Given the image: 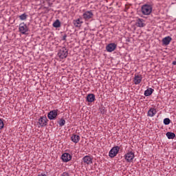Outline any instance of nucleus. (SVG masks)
I'll use <instances>...</instances> for the list:
<instances>
[{"label": "nucleus", "mask_w": 176, "mask_h": 176, "mask_svg": "<svg viewBox=\"0 0 176 176\" xmlns=\"http://www.w3.org/2000/svg\"><path fill=\"white\" fill-rule=\"evenodd\" d=\"M94 18V14L93 13V10L84 11L82 13V19L85 20V21H90V20Z\"/></svg>", "instance_id": "nucleus-1"}, {"label": "nucleus", "mask_w": 176, "mask_h": 176, "mask_svg": "<svg viewBox=\"0 0 176 176\" xmlns=\"http://www.w3.org/2000/svg\"><path fill=\"white\" fill-rule=\"evenodd\" d=\"M142 13L144 16H149L152 13V6L149 4H145L142 7Z\"/></svg>", "instance_id": "nucleus-2"}, {"label": "nucleus", "mask_w": 176, "mask_h": 176, "mask_svg": "<svg viewBox=\"0 0 176 176\" xmlns=\"http://www.w3.org/2000/svg\"><path fill=\"white\" fill-rule=\"evenodd\" d=\"M58 56L62 60L67 58L68 56V50L65 47H61L58 52Z\"/></svg>", "instance_id": "nucleus-3"}, {"label": "nucleus", "mask_w": 176, "mask_h": 176, "mask_svg": "<svg viewBox=\"0 0 176 176\" xmlns=\"http://www.w3.org/2000/svg\"><path fill=\"white\" fill-rule=\"evenodd\" d=\"M19 32L22 34L23 35H28V31L29 28L28 26H27V24H25L24 22L19 24Z\"/></svg>", "instance_id": "nucleus-4"}, {"label": "nucleus", "mask_w": 176, "mask_h": 176, "mask_svg": "<svg viewBox=\"0 0 176 176\" xmlns=\"http://www.w3.org/2000/svg\"><path fill=\"white\" fill-rule=\"evenodd\" d=\"M58 116V109L50 111L47 114V118L50 120H54Z\"/></svg>", "instance_id": "nucleus-5"}, {"label": "nucleus", "mask_w": 176, "mask_h": 176, "mask_svg": "<svg viewBox=\"0 0 176 176\" xmlns=\"http://www.w3.org/2000/svg\"><path fill=\"white\" fill-rule=\"evenodd\" d=\"M49 122V120H47V118L46 116H41L38 118V124L40 127H46L47 126V122Z\"/></svg>", "instance_id": "nucleus-6"}, {"label": "nucleus", "mask_w": 176, "mask_h": 176, "mask_svg": "<svg viewBox=\"0 0 176 176\" xmlns=\"http://www.w3.org/2000/svg\"><path fill=\"white\" fill-rule=\"evenodd\" d=\"M119 151H120V147L119 146L113 147L109 153V156L110 157H115V156L119 153Z\"/></svg>", "instance_id": "nucleus-7"}, {"label": "nucleus", "mask_w": 176, "mask_h": 176, "mask_svg": "<svg viewBox=\"0 0 176 176\" xmlns=\"http://www.w3.org/2000/svg\"><path fill=\"white\" fill-rule=\"evenodd\" d=\"M124 157L125 160L128 162V163H131V162H133V160H134V157H135V155H134V153H133V151H129L124 155Z\"/></svg>", "instance_id": "nucleus-8"}, {"label": "nucleus", "mask_w": 176, "mask_h": 176, "mask_svg": "<svg viewBox=\"0 0 176 176\" xmlns=\"http://www.w3.org/2000/svg\"><path fill=\"white\" fill-rule=\"evenodd\" d=\"M82 161L85 164H87L88 166L93 164V157L90 155H85L83 157Z\"/></svg>", "instance_id": "nucleus-9"}, {"label": "nucleus", "mask_w": 176, "mask_h": 176, "mask_svg": "<svg viewBox=\"0 0 176 176\" xmlns=\"http://www.w3.org/2000/svg\"><path fill=\"white\" fill-rule=\"evenodd\" d=\"M135 25L136 27H139V28H142L145 27L146 24H145V20H144L143 19L139 18L136 20Z\"/></svg>", "instance_id": "nucleus-10"}, {"label": "nucleus", "mask_w": 176, "mask_h": 176, "mask_svg": "<svg viewBox=\"0 0 176 176\" xmlns=\"http://www.w3.org/2000/svg\"><path fill=\"white\" fill-rule=\"evenodd\" d=\"M117 45L116 43H109L108 45L106 46V50L109 53H112L116 49Z\"/></svg>", "instance_id": "nucleus-11"}, {"label": "nucleus", "mask_w": 176, "mask_h": 176, "mask_svg": "<svg viewBox=\"0 0 176 176\" xmlns=\"http://www.w3.org/2000/svg\"><path fill=\"white\" fill-rule=\"evenodd\" d=\"M61 159H62L63 162H65V163H67V162H69V160H71V159H72V157L71 156V155L69 153H65L62 155Z\"/></svg>", "instance_id": "nucleus-12"}, {"label": "nucleus", "mask_w": 176, "mask_h": 176, "mask_svg": "<svg viewBox=\"0 0 176 176\" xmlns=\"http://www.w3.org/2000/svg\"><path fill=\"white\" fill-rule=\"evenodd\" d=\"M133 82L135 85H140L142 82V76L139 74H135L133 78Z\"/></svg>", "instance_id": "nucleus-13"}, {"label": "nucleus", "mask_w": 176, "mask_h": 176, "mask_svg": "<svg viewBox=\"0 0 176 176\" xmlns=\"http://www.w3.org/2000/svg\"><path fill=\"white\" fill-rule=\"evenodd\" d=\"M171 41H173V38L170 36H168L162 39V45L164 46H168V45H170Z\"/></svg>", "instance_id": "nucleus-14"}, {"label": "nucleus", "mask_w": 176, "mask_h": 176, "mask_svg": "<svg viewBox=\"0 0 176 176\" xmlns=\"http://www.w3.org/2000/svg\"><path fill=\"white\" fill-rule=\"evenodd\" d=\"M157 113V111H156V109L155 108H151L147 113V116H149V118H153L155 115Z\"/></svg>", "instance_id": "nucleus-15"}, {"label": "nucleus", "mask_w": 176, "mask_h": 176, "mask_svg": "<svg viewBox=\"0 0 176 176\" xmlns=\"http://www.w3.org/2000/svg\"><path fill=\"white\" fill-rule=\"evenodd\" d=\"M87 101L88 102H94L96 101V95L94 94H89L87 96Z\"/></svg>", "instance_id": "nucleus-16"}, {"label": "nucleus", "mask_w": 176, "mask_h": 176, "mask_svg": "<svg viewBox=\"0 0 176 176\" xmlns=\"http://www.w3.org/2000/svg\"><path fill=\"white\" fill-rule=\"evenodd\" d=\"M71 140L72 142H74V144H78V142L80 141V136H79L78 135L74 134L72 135Z\"/></svg>", "instance_id": "nucleus-17"}, {"label": "nucleus", "mask_w": 176, "mask_h": 176, "mask_svg": "<svg viewBox=\"0 0 176 176\" xmlns=\"http://www.w3.org/2000/svg\"><path fill=\"white\" fill-rule=\"evenodd\" d=\"M74 24L75 27H80L83 24V21H82V19L78 18L74 21Z\"/></svg>", "instance_id": "nucleus-18"}, {"label": "nucleus", "mask_w": 176, "mask_h": 176, "mask_svg": "<svg viewBox=\"0 0 176 176\" xmlns=\"http://www.w3.org/2000/svg\"><path fill=\"white\" fill-rule=\"evenodd\" d=\"M153 91H155V89H152V88H148L145 91H144V96L146 97H149V96L152 95V93H153Z\"/></svg>", "instance_id": "nucleus-19"}, {"label": "nucleus", "mask_w": 176, "mask_h": 176, "mask_svg": "<svg viewBox=\"0 0 176 176\" xmlns=\"http://www.w3.org/2000/svg\"><path fill=\"white\" fill-rule=\"evenodd\" d=\"M166 137L168 140H174L175 138V133L173 132H167Z\"/></svg>", "instance_id": "nucleus-20"}, {"label": "nucleus", "mask_w": 176, "mask_h": 176, "mask_svg": "<svg viewBox=\"0 0 176 176\" xmlns=\"http://www.w3.org/2000/svg\"><path fill=\"white\" fill-rule=\"evenodd\" d=\"M52 25L54 28H60L61 27V23L60 22V20L56 19V21L53 23Z\"/></svg>", "instance_id": "nucleus-21"}, {"label": "nucleus", "mask_w": 176, "mask_h": 176, "mask_svg": "<svg viewBox=\"0 0 176 176\" xmlns=\"http://www.w3.org/2000/svg\"><path fill=\"white\" fill-rule=\"evenodd\" d=\"M58 124H59L60 127H63V126H64L65 124V120H64V118H61L58 121Z\"/></svg>", "instance_id": "nucleus-22"}, {"label": "nucleus", "mask_w": 176, "mask_h": 176, "mask_svg": "<svg viewBox=\"0 0 176 176\" xmlns=\"http://www.w3.org/2000/svg\"><path fill=\"white\" fill-rule=\"evenodd\" d=\"M27 14L24 13V14H22L21 15L19 16V19L20 20H22V21H24V20H27Z\"/></svg>", "instance_id": "nucleus-23"}, {"label": "nucleus", "mask_w": 176, "mask_h": 176, "mask_svg": "<svg viewBox=\"0 0 176 176\" xmlns=\"http://www.w3.org/2000/svg\"><path fill=\"white\" fill-rule=\"evenodd\" d=\"M164 124H166V126L170 124V118H165L164 120Z\"/></svg>", "instance_id": "nucleus-24"}, {"label": "nucleus", "mask_w": 176, "mask_h": 176, "mask_svg": "<svg viewBox=\"0 0 176 176\" xmlns=\"http://www.w3.org/2000/svg\"><path fill=\"white\" fill-rule=\"evenodd\" d=\"M3 126H4L3 121L2 120V119H0V130H1Z\"/></svg>", "instance_id": "nucleus-25"}, {"label": "nucleus", "mask_w": 176, "mask_h": 176, "mask_svg": "<svg viewBox=\"0 0 176 176\" xmlns=\"http://www.w3.org/2000/svg\"><path fill=\"white\" fill-rule=\"evenodd\" d=\"M60 176H69V174L67 172H64L60 175Z\"/></svg>", "instance_id": "nucleus-26"}, {"label": "nucleus", "mask_w": 176, "mask_h": 176, "mask_svg": "<svg viewBox=\"0 0 176 176\" xmlns=\"http://www.w3.org/2000/svg\"><path fill=\"white\" fill-rule=\"evenodd\" d=\"M62 41H67V34H65V35L63 36Z\"/></svg>", "instance_id": "nucleus-27"}, {"label": "nucleus", "mask_w": 176, "mask_h": 176, "mask_svg": "<svg viewBox=\"0 0 176 176\" xmlns=\"http://www.w3.org/2000/svg\"><path fill=\"white\" fill-rule=\"evenodd\" d=\"M43 2L45 3V2H50V0H43Z\"/></svg>", "instance_id": "nucleus-28"}, {"label": "nucleus", "mask_w": 176, "mask_h": 176, "mask_svg": "<svg viewBox=\"0 0 176 176\" xmlns=\"http://www.w3.org/2000/svg\"><path fill=\"white\" fill-rule=\"evenodd\" d=\"M173 65H176V62H175V61H173Z\"/></svg>", "instance_id": "nucleus-29"}]
</instances>
